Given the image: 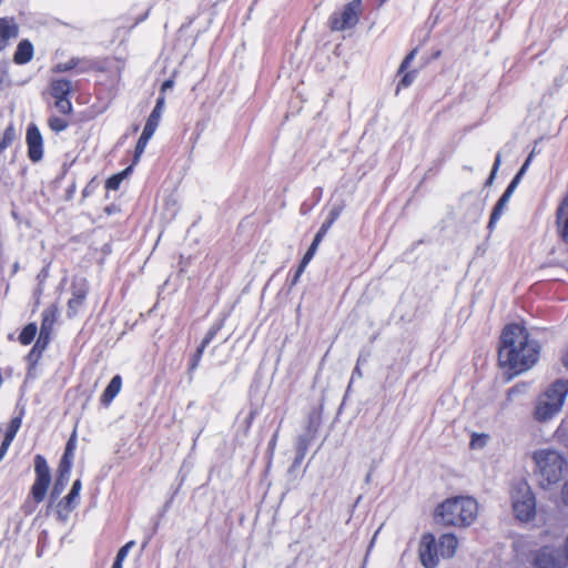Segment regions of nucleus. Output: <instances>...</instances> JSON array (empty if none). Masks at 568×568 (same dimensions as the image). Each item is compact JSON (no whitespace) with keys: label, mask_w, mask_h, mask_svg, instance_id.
I'll return each instance as SVG.
<instances>
[{"label":"nucleus","mask_w":568,"mask_h":568,"mask_svg":"<svg viewBox=\"0 0 568 568\" xmlns=\"http://www.w3.org/2000/svg\"><path fill=\"white\" fill-rule=\"evenodd\" d=\"M539 345L529 337L525 327L511 324L504 328L498 349V362L507 381L530 369L538 361Z\"/></svg>","instance_id":"f257e3e1"},{"label":"nucleus","mask_w":568,"mask_h":568,"mask_svg":"<svg viewBox=\"0 0 568 568\" xmlns=\"http://www.w3.org/2000/svg\"><path fill=\"white\" fill-rule=\"evenodd\" d=\"M478 516V504L469 496H455L438 504L433 511L434 523L445 527H468Z\"/></svg>","instance_id":"f03ea898"},{"label":"nucleus","mask_w":568,"mask_h":568,"mask_svg":"<svg viewBox=\"0 0 568 568\" xmlns=\"http://www.w3.org/2000/svg\"><path fill=\"white\" fill-rule=\"evenodd\" d=\"M531 459L539 486L544 489L559 484L568 470V460L558 449L546 447L532 452Z\"/></svg>","instance_id":"7ed1b4c3"},{"label":"nucleus","mask_w":568,"mask_h":568,"mask_svg":"<svg viewBox=\"0 0 568 568\" xmlns=\"http://www.w3.org/2000/svg\"><path fill=\"white\" fill-rule=\"evenodd\" d=\"M568 397V379H557L549 384L536 398L531 412L537 423H548L564 408Z\"/></svg>","instance_id":"20e7f679"},{"label":"nucleus","mask_w":568,"mask_h":568,"mask_svg":"<svg viewBox=\"0 0 568 568\" xmlns=\"http://www.w3.org/2000/svg\"><path fill=\"white\" fill-rule=\"evenodd\" d=\"M511 505L517 519L529 521L536 514V498L527 481L520 480L511 488Z\"/></svg>","instance_id":"39448f33"},{"label":"nucleus","mask_w":568,"mask_h":568,"mask_svg":"<svg viewBox=\"0 0 568 568\" xmlns=\"http://www.w3.org/2000/svg\"><path fill=\"white\" fill-rule=\"evenodd\" d=\"M457 548L458 538L453 532L443 534L437 539H428V568L436 566L440 559L453 558Z\"/></svg>","instance_id":"423d86ee"},{"label":"nucleus","mask_w":568,"mask_h":568,"mask_svg":"<svg viewBox=\"0 0 568 568\" xmlns=\"http://www.w3.org/2000/svg\"><path fill=\"white\" fill-rule=\"evenodd\" d=\"M362 1L352 0L342 12H334L329 17V27L333 31H344L354 28L361 14Z\"/></svg>","instance_id":"0eeeda50"},{"label":"nucleus","mask_w":568,"mask_h":568,"mask_svg":"<svg viewBox=\"0 0 568 568\" xmlns=\"http://www.w3.org/2000/svg\"><path fill=\"white\" fill-rule=\"evenodd\" d=\"M535 565L538 568H566L568 560L566 554L560 550L546 547L535 557Z\"/></svg>","instance_id":"6e6552de"},{"label":"nucleus","mask_w":568,"mask_h":568,"mask_svg":"<svg viewBox=\"0 0 568 568\" xmlns=\"http://www.w3.org/2000/svg\"><path fill=\"white\" fill-rule=\"evenodd\" d=\"M26 141L29 159L32 162H39L43 158V139L37 124L30 123L28 125Z\"/></svg>","instance_id":"1a4fd4ad"},{"label":"nucleus","mask_w":568,"mask_h":568,"mask_svg":"<svg viewBox=\"0 0 568 568\" xmlns=\"http://www.w3.org/2000/svg\"><path fill=\"white\" fill-rule=\"evenodd\" d=\"M88 291L89 290L85 280L74 282L71 285V298L68 302L67 310V316L69 318L74 317L79 313V310L87 298Z\"/></svg>","instance_id":"9d476101"},{"label":"nucleus","mask_w":568,"mask_h":568,"mask_svg":"<svg viewBox=\"0 0 568 568\" xmlns=\"http://www.w3.org/2000/svg\"><path fill=\"white\" fill-rule=\"evenodd\" d=\"M24 413V407H21L19 414L10 419L0 446V460H2V458L6 456L11 443L13 442L18 430L20 429Z\"/></svg>","instance_id":"9b49d317"},{"label":"nucleus","mask_w":568,"mask_h":568,"mask_svg":"<svg viewBox=\"0 0 568 568\" xmlns=\"http://www.w3.org/2000/svg\"><path fill=\"white\" fill-rule=\"evenodd\" d=\"M19 27L13 18H0V52L6 49L10 39L17 38Z\"/></svg>","instance_id":"f8f14e48"},{"label":"nucleus","mask_w":568,"mask_h":568,"mask_svg":"<svg viewBox=\"0 0 568 568\" xmlns=\"http://www.w3.org/2000/svg\"><path fill=\"white\" fill-rule=\"evenodd\" d=\"M318 429V423L310 417L305 432L297 437L296 450L307 454L311 443L314 440Z\"/></svg>","instance_id":"ddd939ff"},{"label":"nucleus","mask_w":568,"mask_h":568,"mask_svg":"<svg viewBox=\"0 0 568 568\" xmlns=\"http://www.w3.org/2000/svg\"><path fill=\"white\" fill-rule=\"evenodd\" d=\"M34 48L30 40L22 39L13 53V62L18 65H23L30 62L33 58Z\"/></svg>","instance_id":"4468645a"},{"label":"nucleus","mask_w":568,"mask_h":568,"mask_svg":"<svg viewBox=\"0 0 568 568\" xmlns=\"http://www.w3.org/2000/svg\"><path fill=\"white\" fill-rule=\"evenodd\" d=\"M79 504V498L68 493L61 500L55 505V514L60 521H67L70 513Z\"/></svg>","instance_id":"2eb2a0df"},{"label":"nucleus","mask_w":568,"mask_h":568,"mask_svg":"<svg viewBox=\"0 0 568 568\" xmlns=\"http://www.w3.org/2000/svg\"><path fill=\"white\" fill-rule=\"evenodd\" d=\"M91 68L90 61L81 58H71L67 62L58 63L53 68V72H69L72 70H77L78 73H84L89 71Z\"/></svg>","instance_id":"dca6fc26"},{"label":"nucleus","mask_w":568,"mask_h":568,"mask_svg":"<svg viewBox=\"0 0 568 568\" xmlns=\"http://www.w3.org/2000/svg\"><path fill=\"white\" fill-rule=\"evenodd\" d=\"M122 387V377L120 375H114L109 384L106 385L105 389L103 390L100 403L102 406L108 407L113 399L118 396Z\"/></svg>","instance_id":"f3484780"},{"label":"nucleus","mask_w":568,"mask_h":568,"mask_svg":"<svg viewBox=\"0 0 568 568\" xmlns=\"http://www.w3.org/2000/svg\"><path fill=\"white\" fill-rule=\"evenodd\" d=\"M34 473H36L34 481L50 486L51 471H50L47 459L44 458V456H42L40 454L34 456Z\"/></svg>","instance_id":"a211bd4d"},{"label":"nucleus","mask_w":568,"mask_h":568,"mask_svg":"<svg viewBox=\"0 0 568 568\" xmlns=\"http://www.w3.org/2000/svg\"><path fill=\"white\" fill-rule=\"evenodd\" d=\"M59 308L51 304L42 311L40 332L52 334L54 324L58 320Z\"/></svg>","instance_id":"6ab92c4d"},{"label":"nucleus","mask_w":568,"mask_h":568,"mask_svg":"<svg viewBox=\"0 0 568 568\" xmlns=\"http://www.w3.org/2000/svg\"><path fill=\"white\" fill-rule=\"evenodd\" d=\"M72 84L68 79H53L50 83V94L54 100L71 95Z\"/></svg>","instance_id":"aec40b11"},{"label":"nucleus","mask_w":568,"mask_h":568,"mask_svg":"<svg viewBox=\"0 0 568 568\" xmlns=\"http://www.w3.org/2000/svg\"><path fill=\"white\" fill-rule=\"evenodd\" d=\"M557 225L560 236L568 243V194L557 210Z\"/></svg>","instance_id":"412c9836"},{"label":"nucleus","mask_w":568,"mask_h":568,"mask_svg":"<svg viewBox=\"0 0 568 568\" xmlns=\"http://www.w3.org/2000/svg\"><path fill=\"white\" fill-rule=\"evenodd\" d=\"M342 211H343L342 205H334L332 207L326 220L323 222V224L316 232L314 240L322 242L323 237L326 235L328 230L332 227V225L335 223V221L339 217Z\"/></svg>","instance_id":"4be33fe9"},{"label":"nucleus","mask_w":568,"mask_h":568,"mask_svg":"<svg viewBox=\"0 0 568 568\" xmlns=\"http://www.w3.org/2000/svg\"><path fill=\"white\" fill-rule=\"evenodd\" d=\"M69 479V476H65L63 474H57L52 489L50 491L49 507L53 505V503L60 497V495L67 488Z\"/></svg>","instance_id":"5701e85b"},{"label":"nucleus","mask_w":568,"mask_h":568,"mask_svg":"<svg viewBox=\"0 0 568 568\" xmlns=\"http://www.w3.org/2000/svg\"><path fill=\"white\" fill-rule=\"evenodd\" d=\"M153 134L154 133L143 129V131L135 144L134 154H133V164H136L140 161L142 154L144 153L145 148H146L149 141L151 140V138L153 136Z\"/></svg>","instance_id":"b1692460"},{"label":"nucleus","mask_w":568,"mask_h":568,"mask_svg":"<svg viewBox=\"0 0 568 568\" xmlns=\"http://www.w3.org/2000/svg\"><path fill=\"white\" fill-rule=\"evenodd\" d=\"M38 333V325L36 322L28 323L20 332L18 339L22 345L31 344Z\"/></svg>","instance_id":"393cba45"},{"label":"nucleus","mask_w":568,"mask_h":568,"mask_svg":"<svg viewBox=\"0 0 568 568\" xmlns=\"http://www.w3.org/2000/svg\"><path fill=\"white\" fill-rule=\"evenodd\" d=\"M224 322L225 320L224 318H219L216 320L212 325L211 327L209 328V331L206 332L204 338L202 339L201 344L204 345V346H209V344L215 338V336L217 335V333L223 328L224 326Z\"/></svg>","instance_id":"a878e982"},{"label":"nucleus","mask_w":568,"mask_h":568,"mask_svg":"<svg viewBox=\"0 0 568 568\" xmlns=\"http://www.w3.org/2000/svg\"><path fill=\"white\" fill-rule=\"evenodd\" d=\"M396 77L398 78V82H397V87H396V94H398V92L402 89L408 88L414 82V80L416 79V71L415 70H412V71L406 70L400 75H398V72H397Z\"/></svg>","instance_id":"bb28decb"},{"label":"nucleus","mask_w":568,"mask_h":568,"mask_svg":"<svg viewBox=\"0 0 568 568\" xmlns=\"http://www.w3.org/2000/svg\"><path fill=\"white\" fill-rule=\"evenodd\" d=\"M48 488H49L48 485L34 481L30 489V495H31L32 499L37 504H40L41 501H43L47 496Z\"/></svg>","instance_id":"cd10ccee"},{"label":"nucleus","mask_w":568,"mask_h":568,"mask_svg":"<svg viewBox=\"0 0 568 568\" xmlns=\"http://www.w3.org/2000/svg\"><path fill=\"white\" fill-rule=\"evenodd\" d=\"M17 133L16 129L12 124L6 128L3 131L2 138L0 140V153L4 151L12 142L16 140Z\"/></svg>","instance_id":"c85d7f7f"},{"label":"nucleus","mask_w":568,"mask_h":568,"mask_svg":"<svg viewBox=\"0 0 568 568\" xmlns=\"http://www.w3.org/2000/svg\"><path fill=\"white\" fill-rule=\"evenodd\" d=\"M42 354H43V352L36 348L34 346H32V348L28 353V355L26 357L28 365H29L28 376H31V371L36 368V366L38 365L39 361L42 357Z\"/></svg>","instance_id":"c756f323"},{"label":"nucleus","mask_w":568,"mask_h":568,"mask_svg":"<svg viewBox=\"0 0 568 568\" xmlns=\"http://www.w3.org/2000/svg\"><path fill=\"white\" fill-rule=\"evenodd\" d=\"M205 348L206 346L200 344L194 354L191 356L187 368L189 375H191L199 367Z\"/></svg>","instance_id":"7c9ffc66"},{"label":"nucleus","mask_w":568,"mask_h":568,"mask_svg":"<svg viewBox=\"0 0 568 568\" xmlns=\"http://www.w3.org/2000/svg\"><path fill=\"white\" fill-rule=\"evenodd\" d=\"M321 242L316 241L313 239L311 245L308 246L307 251L305 252V254L303 255L301 262H300V266L306 268V266L308 265V263L312 261V258L314 257L316 251H317V247L320 245Z\"/></svg>","instance_id":"2f4dec72"},{"label":"nucleus","mask_w":568,"mask_h":568,"mask_svg":"<svg viewBox=\"0 0 568 568\" xmlns=\"http://www.w3.org/2000/svg\"><path fill=\"white\" fill-rule=\"evenodd\" d=\"M161 115H162L161 112L152 110L150 115L146 119V122H145V125L143 129L154 133L156 128L159 126Z\"/></svg>","instance_id":"473e14b6"},{"label":"nucleus","mask_w":568,"mask_h":568,"mask_svg":"<svg viewBox=\"0 0 568 568\" xmlns=\"http://www.w3.org/2000/svg\"><path fill=\"white\" fill-rule=\"evenodd\" d=\"M48 124L50 129L57 133L62 132L68 128V121L57 115L50 116Z\"/></svg>","instance_id":"72a5a7b5"},{"label":"nucleus","mask_w":568,"mask_h":568,"mask_svg":"<svg viewBox=\"0 0 568 568\" xmlns=\"http://www.w3.org/2000/svg\"><path fill=\"white\" fill-rule=\"evenodd\" d=\"M506 204H507V202H505L504 200H501V199L498 200L496 206L494 207L491 216H490V221L488 224L489 229H493L494 224L498 221V219L503 214V211H504Z\"/></svg>","instance_id":"f704fd0d"},{"label":"nucleus","mask_w":568,"mask_h":568,"mask_svg":"<svg viewBox=\"0 0 568 568\" xmlns=\"http://www.w3.org/2000/svg\"><path fill=\"white\" fill-rule=\"evenodd\" d=\"M54 105L62 114H70L73 110L70 97L57 99Z\"/></svg>","instance_id":"c9c22d12"},{"label":"nucleus","mask_w":568,"mask_h":568,"mask_svg":"<svg viewBox=\"0 0 568 568\" xmlns=\"http://www.w3.org/2000/svg\"><path fill=\"white\" fill-rule=\"evenodd\" d=\"M51 336H52V334L39 332V336H38L36 343L33 344V346L36 348L44 352L51 342Z\"/></svg>","instance_id":"e433bc0d"},{"label":"nucleus","mask_w":568,"mask_h":568,"mask_svg":"<svg viewBox=\"0 0 568 568\" xmlns=\"http://www.w3.org/2000/svg\"><path fill=\"white\" fill-rule=\"evenodd\" d=\"M555 436L559 442L564 443L565 445H568V422L561 420L555 433Z\"/></svg>","instance_id":"4c0bfd02"},{"label":"nucleus","mask_w":568,"mask_h":568,"mask_svg":"<svg viewBox=\"0 0 568 568\" xmlns=\"http://www.w3.org/2000/svg\"><path fill=\"white\" fill-rule=\"evenodd\" d=\"M71 468H72V458H70L68 456H62L57 474H63V475L70 477Z\"/></svg>","instance_id":"58836bf2"},{"label":"nucleus","mask_w":568,"mask_h":568,"mask_svg":"<svg viewBox=\"0 0 568 568\" xmlns=\"http://www.w3.org/2000/svg\"><path fill=\"white\" fill-rule=\"evenodd\" d=\"M418 51V48H415L413 49L402 61V63L399 64V68H398V75H400L402 73H404V71L408 70V68L410 67L413 60L415 59L416 57V53Z\"/></svg>","instance_id":"ea45409f"},{"label":"nucleus","mask_w":568,"mask_h":568,"mask_svg":"<svg viewBox=\"0 0 568 568\" xmlns=\"http://www.w3.org/2000/svg\"><path fill=\"white\" fill-rule=\"evenodd\" d=\"M152 529L145 534V538L143 540V544H142V548H145L146 545L151 541L152 537L156 534L159 527H160V521H161V518L159 516L156 517H153L152 519Z\"/></svg>","instance_id":"a19ab883"},{"label":"nucleus","mask_w":568,"mask_h":568,"mask_svg":"<svg viewBox=\"0 0 568 568\" xmlns=\"http://www.w3.org/2000/svg\"><path fill=\"white\" fill-rule=\"evenodd\" d=\"M10 83L11 80L8 71V64L4 62L0 63V89L9 87Z\"/></svg>","instance_id":"79ce46f5"},{"label":"nucleus","mask_w":568,"mask_h":568,"mask_svg":"<svg viewBox=\"0 0 568 568\" xmlns=\"http://www.w3.org/2000/svg\"><path fill=\"white\" fill-rule=\"evenodd\" d=\"M418 557L420 565L426 568V532H423L419 538Z\"/></svg>","instance_id":"37998d69"},{"label":"nucleus","mask_w":568,"mask_h":568,"mask_svg":"<svg viewBox=\"0 0 568 568\" xmlns=\"http://www.w3.org/2000/svg\"><path fill=\"white\" fill-rule=\"evenodd\" d=\"M487 440H488V436L487 435H484V434H476L471 437V442H470V446L471 448L474 449H479V448H483L486 444H487Z\"/></svg>","instance_id":"c03bdc74"},{"label":"nucleus","mask_w":568,"mask_h":568,"mask_svg":"<svg viewBox=\"0 0 568 568\" xmlns=\"http://www.w3.org/2000/svg\"><path fill=\"white\" fill-rule=\"evenodd\" d=\"M122 183L120 175L113 174L105 181V189L109 191H116Z\"/></svg>","instance_id":"a18cd8bd"},{"label":"nucleus","mask_w":568,"mask_h":568,"mask_svg":"<svg viewBox=\"0 0 568 568\" xmlns=\"http://www.w3.org/2000/svg\"><path fill=\"white\" fill-rule=\"evenodd\" d=\"M74 437H75V435L73 434L70 437V439L67 442V445H65V448H64V453H63L62 456H68L70 458H73V450H74V447H75Z\"/></svg>","instance_id":"49530a36"},{"label":"nucleus","mask_w":568,"mask_h":568,"mask_svg":"<svg viewBox=\"0 0 568 568\" xmlns=\"http://www.w3.org/2000/svg\"><path fill=\"white\" fill-rule=\"evenodd\" d=\"M305 456L306 454L296 450V455L290 467V471H293L295 468H297L304 460Z\"/></svg>","instance_id":"de8ad7c7"},{"label":"nucleus","mask_w":568,"mask_h":568,"mask_svg":"<svg viewBox=\"0 0 568 568\" xmlns=\"http://www.w3.org/2000/svg\"><path fill=\"white\" fill-rule=\"evenodd\" d=\"M81 489H82V483H81V479L78 478L72 483V486H71V489L69 490V493H71L73 496H77L79 498Z\"/></svg>","instance_id":"09e8293b"},{"label":"nucleus","mask_w":568,"mask_h":568,"mask_svg":"<svg viewBox=\"0 0 568 568\" xmlns=\"http://www.w3.org/2000/svg\"><path fill=\"white\" fill-rule=\"evenodd\" d=\"M381 529H382V526H381V527H379V528L374 532V535H373V537H372V539H371V541H369V544H368L367 552H366L365 560H364V565H365V564H366V561H367V557H368V555H369L371 550H372V549L374 548V546H375V542H376V539H377V536H378V534H379Z\"/></svg>","instance_id":"8fccbe9b"},{"label":"nucleus","mask_w":568,"mask_h":568,"mask_svg":"<svg viewBox=\"0 0 568 568\" xmlns=\"http://www.w3.org/2000/svg\"><path fill=\"white\" fill-rule=\"evenodd\" d=\"M164 105H165V97H164V94H160L156 98L155 105H154L153 110L162 113Z\"/></svg>","instance_id":"3c124183"},{"label":"nucleus","mask_w":568,"mask_h":568,"mask_svg":"<svg viewBox=\"0 0 568 568\" xmlns=\"http://www.w3.org/2000/svg\"><path fill=\"white\" fill-rule=\"evenodd\" d=\"M530 158L531 155L526 160V162L524 163V165L520 168L519 172L516 174V176L514 178L513 182H515L516 184L519 183L521 176L524 175L525 171L527 170L528 165H529V162H530Z\"/></svg>","instance_id":"603ef678"},{"label":"nucleus","mask_w":568,"mask_h":568,"mask_svg":"<svg viewBox=\"0 0 568 568\" xmlns=\"http://www.w3.org/2000/svg\"><path fill=\"white\" fill-rule=\"evenodd\" d=\"M517 184L511 181V183L508 185L507 190L505 191L500 199L504 200L505 202H508Z\"/></svg>","instance_id":"864d4df0"},{"label":"nucleus","mask_w":568,"mask_h":568,"mask_svg":"<svg viewBox=\"0 0 568 568\" xmlns=\"http://www.w3.org/2000/svg\"><path fill=\"white\" fill-rule=\"evenodd\" d=\"M305 268L302 267V266H297L292 280H291V286H294L297 284V282L300 281V277L302 276V274L304 273Z\"/></svg>","instance_id":"5fc2aeb1"},{"label":"nucleus","mask_w":568,"mask_h":568,"mask_svg":"<svg viewBox=\"0 0 568 568\" xmlns=\"http://www.w3.org/2000/svg\"><path fill=\"white\" fill-rule=\"evenodd\" d=\"M128 554H129V550H128L124 546H122V547L118 550V552H116V556H115L114 560L120 561V562H123V561L125 560V558H126Z\"/></svg>","instance_id":"6e6d98bb"},{"label":"nucleus","mask_w":568,"mask_h":568,"mask_svg":"<svg viewBox=\"0 0 568 568\" xmlns=\"http://www.w3.org/2000/svg\"><path fill=\"white\" fill-rule=\"evenodd\" d=\"M500 161H501L500 160V154H498L497 158H496V161L494 163V168H493V171L490 173V176H489V179L487 181V184H490L493 182V180L495 178V174H496V172L498 170V166L500 165Z\"/></svg>","instance_id":"4d7b16f0"},{"label":"nucleus","mask_w":568,"mask_h":568,"mask_svg":"<svg viewBox=\"0 0 568 568\" xmlns=\"http://www.w3.org/2000/svg\"><path fill=\"white\" fill-rule=\"evenodd\" d=\"M256 414H257L256 409H251L248 415L245 417L246 429H248L252 426L253 420H254Z\"/></svg>","instance_id":"13d9d810"},{"label":"nucleus","mask_w":568,"mask_h":568,"mask_svg":"<svg viewBox=\"0 0 568 568\" xmlns=\"http://www.w3.org/2000/svg\"><path fill=\"white\" fill-rule=\"evenodd\" d=\"M173 87H174V80L173 79H166L165 81H163L162 84H161V92H162V94L165 91L172 89Z\"/></svg>","instance_id":"bf43d9fd"},{"label":"nucleus","mask_w":568,"mask_h":568,"mask_svg":"<svg viewBox=\"0 0 568 568\" xmlns=\"http://www.w3.org/2000/svg\"><path fill=\"white\" fill-rule=\"evenodd\" d=\"M134 165L135 164L132 163L131 165H129L124 170H122L121 172L116 173V175H120L121 180L123 181L125 178H128L132 173Z\"/></svg>","instance_id":"052dcab7"},{"label":"nucleus","mask_w":568,"mask_h":568,"mask_svg":"<svg viewBox=\"0 0 568 568\" xmlns=\"http://www.w3.org/2000/svg\"><path fill=\"white\" fill-rule=\"evenodd\" d=\"M362 376H363V373L361 369V365L356 364V366L354 367V369L352 372L351 384L354 382L355 378H362Z\"/></svg>","instance_id":"680f3d73"},{"label":"nucleus","mask_w":568,"mask_h":568,"mask_svg":"<svg viewBox=\"0 0 568 568\" xmlns=\"http://www.w3.org/2000/svg\"><path fill=\"white\" fill-rule=\"evenodd\" d=\"M322 193H323L322 187H315L314 189V191L312 193V197L314 199V205L321 201Z\"/></svg>","instance_id":"e2e57ef3"},{"label":"nucleus","mask_w":568,"mask_h":568,"mask_svg":"<svg viewBox=\"0 0 568 568\" xmlns=\"http://www.w3.org/2000/svg\"><path fill=\"white\" fill-rule=\"evenodd\" d=\"M313 206H314V204H308L306 201L303 202L301 205V209H300L301 214H303V215L308 214L312 211Z\"/></svg>","instance_id":"0e129e2a"},{"label":"nucleus","mask_w":568,"mask_h":568,"mask_svg":"<svg viewBox=\"0 0 568 568\" xmlns=\"http://www.w3.org/2000/svg\"><path fill=\"white\" fill-rule=\"evenodd\" d=\"M561 500L566 506H568V481L562 486Z\"/></svg>","instance_id":"69168bd1"},{"label":"nucleus","mask_w":568,"mask_h":568,"mask_svg":"<svg viewBox=\"0 0 568 568\" xmlns=\"http://www.w3.org/2000/svg\"><path fill=\"white\" fill-rule=\"evenodd\" d=\"M277 436H278V430H276V432L273 434V436H272V438H271V440H270V443H268V448H270L271 450H273V449L275 448L276 440H277Z\"/></svg>","instance_id":"338daca9"},{"label":"nucleus","mask_w":568,"mask_h":568,"mask_svg":"<svg viewBox=\"0 0 568 568\" xmlns=\"http://www.w3.org/2000/svg\"><path fill=\"white\" fill-rule=\"evenodd\" d=\"M170 505H171V500H168V501L164 504V506L162 507L161 511L158 514V516H159L160 518H162V517L165 515V513H166V511L169 510V508H170Z\"/></svg>","instance_id":"774afa93"}]
</instances>
